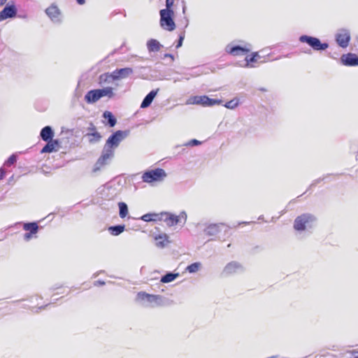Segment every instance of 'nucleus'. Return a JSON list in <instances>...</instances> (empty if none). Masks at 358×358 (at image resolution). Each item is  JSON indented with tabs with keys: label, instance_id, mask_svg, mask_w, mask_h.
<instances>
[{
	"label": "nucleus",
	"instance_id": "obj_1",
	"mask_svg": "<svg viewBox=\"0 0 358 358\" xmlns=\"http://www.w3.org/2000/svg\"><path fill=\"white\" fill-rule=\"evenodd\" d=\"M316 220L315 217L310 213H304L296 217L294 222V229L296 231H304L306 227H310Z\"/></svg>",
	"mask_w": 358,
	"mask_h": 358
},
{
	"label": "nucleus",
	"instance_id": "obj_2",
	"mask_svg": "<svg viewBox=\"0 0 358 358\" xmlns=\"http://www.w3.org/2000/svg\"><path fill=\"white\" fill-rule=\"evenodd\" d=\"M186 221L187 215L185 212H181L178 215L169 212H162V222H165L168 227H173L180 223L184 224Z\"/></svg>",
	"mask_w": 358,
	"mask_h": 358
},
{
	"label": "nucleus",
	"instance_id": "obj_3",
	"mask_svg": "<svg viewBox=\"0 0 358 358\" xmlns=\"http://www.w3.org/2000/svg\"><path fill=\"white\" fill-rule=\"evenodd\" d=\"M222 102L220 99H210L206 95L194 96L187 101V104L201 105L202 106H213L214 105L221 104Z\"/></svg>",
	"mask_w": 358,
	"mask_h": 358
},
{
	"label": "nucleus",
	"instance_id": "obj_4",
	"mask_svg": "<svg viewBox=\"0 0 358 358\" xmlns=\"http://www.w3.org/2000/svg\"><path fill=\"white\" fill-rule=\"evenodd\" d=\"M173 10H160V25L163 29L169 31L175 29L176 24L173 20Z\"/></svg>",
	"mask_w": 358,
	"mask_h": 358
},
{
	"label": "nucleus",
	"instance_id": "obj_5",
	"mask_svg": "<svg viewBox=\"0 0 358 358\" xmlns=\"http://www.w3.org/2000/svg\"><path fill=\"white\" fill-rule=\"evenodd\" d=\"M166 176L165 171L162 169H155L145 172L142 176V180L145 182L151 183L161 181Z\"/></svg>",
	"mask_w": 358,
	"mask_h": 358
},
{
	"label": "nucleus",
	"instance_id": "obj_6",
	"mask_svg": "<svg viewBox=\"0 0 358 358\" xmlns=\"http://www.w3.org/2000/svg\"><path fill=\"white\" fill-rule=\"evenodd\" d=\"M132 73L133 69L129 67L116 69L111 74L105 73L99 76V81L100 83H101L103 81H106L108 78H111L114 80L124 78L128 77Z\"/></svg>",
	"mask_w": 358,
	"mask_h": 358
},
{
	"label": "nucleus",
	"instance_id": "obj_7",
	"mask_svg": "<svg viewBox=\"0 0 358 358\" xmlns=\"http://www.w3.org/2000/svg\"><path fill=\"white\" fill-rule=\"evenodd\" d=\"M136 300L138 302H147L150 306H159L162 302V297L160 295L150 294L145 292H139L137 293Z\"/></svg>",
	"mask_w": 358,
	"mask_h": 358
},
{
	"label": "nucleus",
	"instance_id": "obj_8",
	"mask_svg": "<svg viewBox=\"0 0 358 358\" xmlns=\"http://www.w3.org/2000/svg\"><path fill=\"white\" fill-rule=\"evenodd\" d=\"M299 41L308 44L315 50H324L329 47L328 43H322L319 38L307 35L301 36Z\"/></svg>",
	"mask_w": 358,
	"mask_h": 358
},
{
	"label": "nucleus",
	"instance_id": "obj_9",
	"mask_svg": "<svg viewBox=\"0 0 358 358\" xmlns=\"http://www.w3.org/2000/svg\"><path fill=\"white\" fill-rule=\"evenodd\" d=\"M124 137V136L122 131H117L108 138L105 146L114 150L123 140Z\"/></svg>",
	"mask_w": 358,
	"mask_h": 358
},
{
	"label": "nucleus",
	"instance_id": "obj_10",
	"mask_svg": "<svg viewBox=\"0 0 358 358\" xmlns=\"http://www.w3.org/2000/svg\"><path fill=\"white\" fill-rule=\"evenodd\" d=\"M350 38V32L346 29L340 30L336 35V43L343 48L348 46Z\"/></svg>",
	"mask_w": 358,
	"mask_h": 358
},
{
	"label": "nucleus",
	"instance_id": "obj_11",
	"mask_svg": "<svg viewBox=\"0 0 358 358\" xmlns=\"http://www.w3.org/2000/svg\"><path fill=\"white\" fill-rule=\"evenodd\" d=\"M113 156V149L104 146L101 155L96 162V165L99 168L105 166L108 163L109 160L111 159Z\"/></svg>",
	"mask_w": 358,
	"mask_h": 358
},
{
	"label": "nucleus",
	"instance_id": "obj_12",
	"mask_svg": "<svg viewBox=\"0 0 358 358\" xmlns=\"http://www.w3.org/2000/svg\"><path fill=\"white\" fill-rule=\"evenodd\" d=\"M250 50L251 48L250 45H245L244 47L236 45L234 47L227 46V52L233 56L245 55L250 52Z\"/></svg>",
	"mask_w": 358,
	"mask_h": 358
},
{
	"label": "nucleus",
	"instance_id": "obj_13",
	"mask_svg": "<svg viewBox=\"0 0 358 358\" xmlns=\"http://www.w3.org/2000/svg\"><path fill=\"white\" fill-rule=\"evenodd\" d=\"M152 238L155 241V245L159 248H164L171 243L169 236L164 232L153 235Z\"/></svg>",
	"mask_w": 358,
	"mask_h": 358
},
{
	"label": "nucleus",
	"instance_id": "obj_14",
	"mask_svg": "<svg viewBox=\"0 0 358 358\" xmlns=\"http://www.w3.org/2000/svg\"><path fill=\"white\" fill-rule=\"evenodd\" d=\"M23 229L25 231H29L24 235V238L26 241L30 240L34 234H37L38 226L36 222L25 223L23 225Z\"/></svg>",
	"mask_w": 358,
	"mask_h": 358
},
{
	"label": "nucleus",
	"instance_id": "obj_15",
	"mask_svg": "<svg viewBox=\"0 0 358 358\" xmlns=\"http://www.w3.org/2000/svg\"><path fill=\"white\" fill-rule=\"evenodd\" d=\"M341 59L342 63L345 66H358V56L354 53L343 55Z\"/></svg>",
	"mask_w": 358,
	"mask_h": 358
},
{
	"label": "nucleus",
	"instance_id": "obj_16",
	"mask_svg": "<svg viewBox=\"0 0 358 358\" xmlns=\"http://www.w3.org/2000/svg\"><path fill=\"white\" fill-rule=\"evenodd\" d=\"M17 9L15 6H6L0 12V21H3L9 17H13L16 15Z\"/></svg>",
	"mask_w": 358,
	"mask_h": 358
},
{
	"label": "nucleus",
	"instance_id": "obj_17",
	"mask_svg": "<svg viewBox=\"0 0 358 358\" xmlns=\"http://www.w3.org/2000/svg\"><path fill=\"white\" fill-rule=\"evenodd\" d=\"M47 144L43 148L41 153H50L57 151L59 148V142L58 140H50L46 141Z\"/></svg>",
	"mask_w": 358,
	"mask_h": 358
},
{
	"label": "nucleus",
	"instance_id": "obj_18",
	"mask_svg": "<svg viewBox=\"0 0 358 358\" xmlns=\"http://www.w3.org/2000/svg\"><path fill=\"white\" fill-rule=\"evenodd\" d=\"M101 99L98 89L92 90L87 92L85 96V101L87 103H94Z\"/></svg>",
	"mask_w": 358,
	"mask_h": 358
},
{
	"label": "nucleus",
	"instance_id": "obj_19",
	"mask_svg": "<svg viewBox=\"0 0 358 358\" xmlns=\"http://www.w3.org/2000/svg\"><path fill=\"white\" fill-rule=\"evenodd\" d=\"M46 14L52 21H59L60 10L55 5H51L45 10Z\"/></svg>",
	"mask_w": 358,
	"mask_h": 358
},
{
	"label": "nucleus",
	"instance_id": "obj_20",
	"mask_svg": "<svg viewBox=\"0 0 358 358\" xmlns=\"http://www.w3.org/2000/svg\"><path fill=\"white\" fill-rule=\"evenodd\" d=\"M241 268L242 266L239 263L236 262H231L227 264L223 271L226 275H231L233 273H236Z\"/></svg>",
	"mask_w": 358,
	"mask_h": 358
},
{
	"label": "nucleus",
	"instance_id": "obj_21",
	"mask_svg": "<svg viewBox=\"0 0 358 358\" xmlns=\"http://www.w3.org/2000/svg\"><path fill=\"white\" fill-rule=\"evenodd\" d=\"M162 212L159 213H147L141 217V220L145 222H162Z\"/></svg>",
	"mask_w": 358,
	"mask_h": 358
},
{
	"label": "nucleus",
	"instance_id": "obj_22",
	"mask_svg": "<svg viewBox=\"0 0 358 358\" xmlns=\"http://www.w3.org/2000/svg\"><path fill=\"white\" fill-rule=\"evenodd\" d=\"M40 136L44 141H48L52 139L54 132L50 126H46L41 129Z\"/></svg>",
	"mask_w": 358,
	"mask_h": 358
},
{
	"label": "nucleus",
	"instance_id": "obj_23",
	"mask_svg": "<svg viewBox=\"0 0 358 358\" xmlns=\"http://www.w3.org/2000/svg\"><path fill=\"white\" fill-rule=\"evenodd\" d=\"M92 131L90 133L87 134V136L88 137L89 142L91 143H94L99 141L101 138V134L96 131L94 126L92 125V128H90Z\"/></svg>",
	"mask_w": 358,
	"mask_h": 358
},
{
	"label": "nucleus",
	"instance_id": "obj_24",
	"mask_svg": "<svg viewBox=\"0 0 358 358\" xmlns=\"http://www.w3.org/2000/svg\"><path fill=\"white\" fill-rule=\"evenodd\" d=\"M157 93V90H152L148 94H147L142 101L141 107L143 108L148 107L152 102L154 98L156 96Z\"/></svg>",
	"mask_w": 358,
	"mask_h": 358
},
{
	"label": "nucleus",
	"instance_id": "obj_25",
	"mask_svg": "<svg viewBox=\"0 0 358 358\" xmlns=\"http://www.w3.org/2000/svg\"><path fill=\"white\" fill-rule=\"evenodd\" d=\"M147 47L150 52H158L160 50L162 45L155 39H150L147 43Z\"/></svg>",
	"mask_w": 358,
	"mask_h": 358
},
{
	"label": "nucleus",
	"instance_id": "obj_26",
	"mask_svg": "<svg viewBox=\"0 0 358 358\" xmlns=\"http://www.w3.org/2000/svg\"><path fill=\"white\" fill-rule=\"evenodd\" d=\"M101 98L107 96L109 99L113 98L115 95L113 88L110 87H104L103 89H98Z\"/></svg>",
	"mask_w": 358,
	"mask_h": 358
},
{
	"label": "nucleus",
	"instance_id": "obj_27",
	"mask_svg": "<svg viewBox=\"0 0 358 358\" xmlns=\"http://www.w3.org/2000/svg\"><path fill=\"white\" fill-rule=\"evenodd\" d=\"M125 229V226L123 225H117V226H113L110 227L108 228V231L113 236H118L121 233H122Z\"/></svg>",
	"mask_w": 358,
	"mask_h": 358
},
{
	"label": "nucleus",
	"instance_id": "obj_28",
	"mask_svg": "<svg viewBox=\"0 0 358 358\" xmlns=\"http://www.w3.org/2000/svg\"><path fill=\"white\" fill-rule=\"evenodd\" d=\"M259 58L258 52H253L250 56H246L245 57V62L246 64L245 66L247 67H252L253 65L252 63H255L257 61V59Z\"/></svg>",
	"mask_w": 358,
	"mask_h": 358
},
{
	"label": "nucleus",
	"instance_id": "obj_29",
	"mask_svg": "<svg viewBox=\"0 0 358 358\" xmlns=\"http://www.w3.org/2000/svg\"><path fill=\"white\" fill-rule=\"evenodd\" d=\"M103 117L105 119H107L108 121V124L110 127H113L115 125L117 120L115 117L113 116L111 112L110 111H105L103 114Z\"/></svg>",
	"mask_w": 358,
	"mask_h": 358
},
{
	"label": "nucleus",
	"instance_id": "obj_30",
	"mask_svg": "<svg viewBox=\"0 0 358 358\" xmlns=\"http://www.w3.org/2000/svg\"><path fill=\"white\" fill-rule=\"evenodd\" d=\"M178 276V273H169L164 275L161 278V282L163 283H168L173 281Z\"/></svg>",
	"mask_w": 358,
	"mask_h": 358
},
{
	"label": "nucleus",
	"instance_id": "obj_31",
	"mask_svg": "<svg viewBox=\"0 0 358 358\" xmlns=\"http://www.w3.org/2000/svg\"><path fill=\"white\" fill-rule=\"evenodd\" d=\"M217 232H218V226L216 224L209 225L204 230V234L208 236L215 235Z\"/></svg>",
	"mask_w": 358,
	"mask_h": 358
},
{
	"label": "nucleus",
	"instance_id": "obj_32",
	"mask_svg": "<svg viewBox=\"0 0 358 358\" xmlns=\"http://www.w3.org/2000/svg\"><path fill=\"white\" fill-rule=\"evenodd\" d=\"M119 209H120V217L121 218H124L128 215V208L125 203L120 202L118 203Z\"/></svg>",
	"mask_w": 358,
	"mask_h": 358
},
{
	"label": "nucleus",
	"instance_id": "obj_33",
	"mask_svg": "<svg viewBox=\"0 0 358 358\" xmlns=\"http://www.w3.org/2000/svg\"><path fill=\"white\" fill-rule=\"evenodd\" d=\"M200 266V263H193L187 267L186 271H187L189 273H196L199 271Z\"/></svg>",
	"mask_w": 358,
	"mask_h": 358
},
{
	"label": "nucleus",
	"instance_id": "obj_34",
	"mask_svg": "<svg viewBox=\"0 0 358 358\" xmlns=\"http://www.w3.org/2000/svg\"><path fill=\"white\" fill-rule=\"evenodd\" d=\"M238 99H232L229 101H227L225 104H224V106L227 108H229V109H234L238 105Z\"/></svg>",
	"mask_w": 358,
	"mask_h": 358
},
{
	"label": "nucleus",
	"instance_id": "obj_35",
	"mask_svg": "<svg viewBox=\"0 0 358 358\" xmlns=\"http://www.w3.org/2000/svg\"><path fill=\"white\" fill-rule=\"evenodd\" d=\"M16 157L14 155H13L9 157V158L6 162L5 164L7 166H11L12 164L16 162Z\"/></svg>",
	"mask_w": 358,
	"mask_h": 358
},
{
	"label": "nucleus",
	"instance_id": "obj_36",
	"mask_svg": "<svg viewBox=\"0 0 358 358\" xmlns=\"http://www.w3.org/2000/svg\"><path fill=\"white\" fill-rule=\"evenodd\" d=\"M185 32H182L179 35L178 42V44L176 45V48H179L180 47L182 46V44L183 40L185 38Z\"/></svg>",
	"mask_w": 358,
	"mask_h": 358
},
{
	"label": "nucleus",
	"instance_id": "obj_37",
	"mask_svg": "<svg viewBox=\"0 0 358 358\" xmlns=\"http://www.w3.org/2000/svg\"><path fill=\"white\" fill-rule=\"evenodd\" d=\"M174 0H166V8L165 10H172L171 7L173 5Z\"/></svg>",
	"mask_w": 358,
	"mask_h": 358
},
{
	"label": "nucleus",
	"instance_id": "obj_38",
	"mask_svg": "<svg viewBox=\"0 0 358 358\" xmlns=\"http://www.w3.org/2000/svg\"><path fill=\"white\" fill-rule=\"evenodd\" d=\"M5 175H6V171L4 170V169L1 168L0 169V180H2L4 178Z\"/></svg>",
	"mask_w": 358,
	"mask_h": 358
},
{
	"label": "nucleus",
	"instance_id": "obj_39",
	"mask_svg": "<svg viewBox=\"0 0 358 358\" xmlns=\"http://www.w3.org/2000/svg\"><path fill=\"white\" fill-rule=\"evenodd\" d=\"M352 355H353V358H358V351H352Z\"/></svg>",
	"mask_w": 358,
	"mask_h": 358
},
{
	"label": "nucleus",
	"instance_id": "obj_40",
	"mask_svg": "<svg viewBox=\"0 0 358 358\" xmlns=\"http://www.w3.org/2000/svg\"><path fill=\"white\" fill-rule=\"evenodd\" d=\"M78 3L82 5L83 3H85V0H76Z\"/></svg>",
	"mask_w": 358,
	"mask_h": 358
},
{
	"label": "nucleus",
	"instance_id": "obj_41",
	"mask_svg": "<svg viewBox=\"0 0 358 358\" xmlns=\"http://www.w3.org/2000/svg\"><path fill=\"white\" fill-rule=\"evenodd\" d=\"M7 0H0V6H3Z\"/></svg>",
	"mask_w": 358,
	"mask_h": 358
},
{
	"label": "nucleus",
	"instance_id": "obj_42",
	"mask_svg": "<svg viewBox=\"0 0 358 358\" xmlns=\"http://www.w3.org/2000/svg\"><path fill=\"white\" fill-rule=\"evenodd\" d=\"M192 143H193V144H194V145H197V144H199V142L198 141H196V140H193V141H192Z\"/></svg>",
	"mask_w": 358,
	"mask_h": 358
},
{
	"label": "nucleus",
	"instance_id": "obj_43",
	"mask_svg": "<svg viewBox=\"0 0 358 358\" xmlns=\"http://www.w3.org/2000/svg\"><path fill=\"white\" fill-rule=\"evenodd\" d=\"M165 56L168 57H173V56L171 55H166Z\"/></svg>",
	"mask_w": 358,
	"mask_h": 358
}]
</instances>
